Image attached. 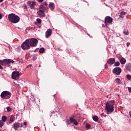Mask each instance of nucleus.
Here are the masks:
<instances>
[{"instance_id":"412c9836","label":"nucleus","mask_w":131,"mask_h":131,"mask_svg":"<svg viewBox=\"0 0 131 131\" xmlns=\"http://www.w3.org/2000/svg\"><path fill=\"white\" fill-rule=\"evenodd\" d=\"M2 120L3 122H6V121H7V117L3 116L2 117Z\"/></svg>"},{"instance_id":"4c0bfd02","label":"nucleus","mask_w":131,"mask_h":131,"mask_svg":"<svg viewBox=\"0 0 131 131\" xmlns=\"http://www.w3.org/2000/svg\"><path fill=\"white\" fill-rule=\"evenodd\" d=\"M3 18V15H2V14L0 13V20Z\"/></svg>"},{"instance_id":"f03ea898","label":"nucleus","mask_w":131,"mask_h":131,"mask_svg":"<svg viewBox=\"0 0 131 131\" xmlns=\"http://www.w3.org/2000/svg\"><path fill=\"white\" fill-rule=\"evenodd\" d=\"M8 19L10 22H12V23L16 24L20 21V17L14 13H11L8 15Z\"/></svg>"},{"instance_id":"c9c22d12","label":"nucleus","mask_w":131,"mask_h":131,"mask_svg":"<svg viewBox=\"0 0 131 131\" xmlns=\"http://www.w3.org/2000/svg\"><path fill=\"white\" fill-rule=\"evenodd\" d=\"M129 93H131V88H128Z\"/></svg>"},{"instance_id":"bb28decb","label":"nucleus","mask_w":131,"mask_h":131,"mask_svg":"<svg viewBox=\"0 0 131 131\" xmlns=\"http://www.w3.org/2000/svg\"><path fill=\"white\" fill-rule=\"evenodd\" d=\"M13 121H14V116H11L10 117V122H13Z\"/></svg>"},{"instance_id":"9b49d317","label":"nucleus","mask_w":131,"mask_h":131,"mask_svg":"<svg viewBox=\"0 0 131 131\" xmlns=\"http://www.w3.org/2000/svg\"><path fill=\"white\" fill-rule=\"evenodd\" d=\"M37 14L39 17H45V11L43 10H41L40 9L38 10L37 12Z\"/></svg>"},{"instance_id":"423d86ee","label":"nucleus","mask_w":131,"mask_h":131,"mask_svg":"<svg viewBox=\"0 0 131 131\" xmlns=\"http://www.w3.org/2000/svg\"><path fill=\"white\" fill-rule=\"evenodd\" d=\"M21 48L23 50H28V49L30 48V45L29 44L28 39L26 40L21 45Z\"/></svg>"},{"instance_id":"20e7f679","label":"nucleus","mask_w":131,"mask_h":131,"mask_svg":"<svg viewBox=\"0 0 131 131\" xmlns=\"http://www.w3.org/2000/svg\"><path fill=\"white\" fill-rule=\"evenodd\" d=\"M1 97L2 99H5V100L9 99L11 98V92L9 91H3L1 94Z\"/></svg>"},{"instance_id":"0eeeda50","label":"nucleus","mask_w":131,"mask_h":131,"mask_svg":"<svg viewBox=\"0 0 131 131\" xmlns=\"http://www.w3.org/2000/svg\"><path fill=\"white\" fill-rule=\"evenodd\" d=\"M11 77L13 79H18L20 77V73L18 71H14L12 73Z\"/></svg>"},{"instance_id":"473e14b6","label":"nucleus","mask_w":131,"mask_h":131,"mask_svg":"<svg viewBox=\"0 0 131 131\" xmlns=\"http://www.w3.org/2000/svg\"><path fill=\"white\" fill-rule=\"evenodd\" d=\"M91 127V125L89 124H86V128H90Z\"/></svg>"},{"instance_id":"aec40b11","label":"nucleus","mask_w":131,"mask_h":131,"mask_svg":"<svg viewBox=\"0 0 131 131\" xmlns=\"http://www.w3.org/2000/svg\"><path fill=\"white\" fill-rule=\"evenodd\" d=\"M126 13L124 11H122L120 13V14L119 15L120 18H123V17L122 16H124V15H125Z\"/></svg>"},{"instance_id":"f8f14e48","label":"nucleus","mask_w":131,"mask_h":131,"mask_svg":"<svg viewBox=\"0 0 131 131\" xmlns=\"http://www.w3.org/2000/svg\"><path fill=\"white\" fill-rule=\"evenodd\" d=\"M28 5L31 7V8H33L36 5V3L33 1H28L27 2Z\"/></svg>"},{"instance_id":"2eb2a0df","label":"nucleus","mask_w":131,"mask_h":131,"mask_svg":"<svg viewBox=\"0 0 131 131\" xmlns=\"http://www.w3.org/2000/svg\"><path fill=\"white\" fill-rule=\"evenodd\" d=\"M108 64L112 65L115 63V59L114 58H110L107 60Z\"/></svg>"},{"instance_id":"a211bd4d","label":"nucleus","mask_w":131,"mask_h":131,"mask_svg":"<svg viewBox=\"0 0 131 131\" xmlns=\"http://www.w3.org/2000/svg\"><path fill=\"white\" fill-rule=\"evenodd\" d=\"M47 7H46L45 6H43V4H41L39 7V10H41L42 11H43L44 10H46Z\"/></svg>"},{"instance_id":"39448f33","label":"nucleus","mask_w":131,"mask_h":131,"mask_svg":"<svg viewBox=\"0 0 131 131\" xmlns=\"http://www.w3.org/2000/svg\"><path fill=\"white\" fill-rule=\"evenodd\" d=\"M11 63H15V61L12 59H5L3 60H0V64L3 65V66H6V65H9V64H11Z\"/></svg>"},{"instance_id":"7c9ffc66","label":"nucleus","mask_w":131,"mask_h":131,"mask_svg":"<svg viewBox=\"0 0 131 131\" xmlns=\"http://www.w3.org/2000/svg\"><path fill=\"white\" fill-rule=\"evenodd\" d=\"M42 5H43V6L46 7V8L48 7V3L47 2H44L42 3Z\"/></svg>"},{"instance_id":"f3484780","label":"nucleus","mask_w":131,"mask_h":131,"mask_svg":"<svg viewBox=\"0 0 131 131\" xmlns=\"http://www.w3.org/2000/svg\"><path fill=\"white\" fill-rule=\"evenodd\" d=\"M13 127L15 130H17V129L20 127V123H15L13 124Z\"/></svg>"},{"instance_id":"2f4dec72","label":"nucleus","mask_w":131,"mask_h":131,"mask_svg":"<svg viewBox=\"0 0 131 131\" xmlns=\"http://www.w3.org/2000/svg\"><path fill=\"white\" fill-rule=\"evenodd\" d=\"M127 79H128V80H131V76H130V75H128L127 76Z\"/></svg>"},{"instance_id":"c756f323","label":"nucleus","mask_w":131,"mask_h":131,"mask_svg":"<svg viewBox=\"0 0 131 131\" xmlns=\"http://www.w3.org/2000/svg\"><path fill=\"white\" fill-rule=\"evenodd\" d=\"M6 109L8 111V112H10L12 110L11 109V107L10 106H8L6 107Z\"/></svg>"},{"instance_id":"1a4fd4ad","label":"nucleus","mask_w":131,"mask_h":131,"mask_svg":"<svg viewBox=\"0 0 131 131\" xmlns=\"http://www.w3.org/2000/svg\"><path fill=\"white\" fill-rule=\"evenodd\" d=\"M113 21V19L112 18L110 17V16H107L105 18V24H107V23H112Z\"/></svg>"},{"instance_id":"a19ab883","label":"nucleus","mask_w":131,"mask_h":131,"mask_svg":"<svg viewBox=\"0 0 131 131\" xmlns=\"http://www.w3.org/2000/svg\"><path fill=\"white\" fill-rule=\"evenodd\" d=\"M38 2H40V3H42V2H43V0H38Z\"/></svg>"},{"instance_id":"c85d7f7f","label":"nucleus","mask_w":131,"mask_h":131,"mask_svg":"<svg viewBox=\"0 0 131 131\" xmlns=\"http://www.w3.org/2000/svg\"><path fill=\"white\" fill-rule=\"evenodd\" d=\"M36 21H37V23H38V24H40L41 23V19H40L39 18H37L36 19Z\"/></svg>"},{"instance_id":"e433bc0d","label":"nucleus","mask_w":131,"mask_h":131,"mask_svg":"<svg viewBox=\"0 0 131 131\" xmlns=\"http://www.w3.org/2000/svg\"><path fill=\"white\" fill-rule=\"evenodd\" d=\"M129 45H130L129 42H127L126 43V46H127V48H128V47L129 46Z\"/></svg>"},{"instance_id":"a878e982","label":"nucleus","mask_w":131,"mask_h":131,"mask_svg":"<svg viewBox=\"0 0 131 131\" xmlns=\"http://www.w3.org/2000/svg\"><path fill=\"white\" fill-rule=\"evenodd\" d=\"M43 52H45V49L40 48L39 49V53H41V54H42V53H43Z\"/></svg>"},{"instance_id":"7ed1b4c3","label":"nucleus","mask_w":131,"mask_h":131,"mask_svg":"<svg viewBox=\"0 0 131 131\" xmlns=\"http://www.w3.org/2000/svg\"><path fill=\"white\" fill-rule=\"evenodd\" d=\"M28 40L29 41V43L30 44V47H32L33 48H34V47H36V46H37L38 40H37L36 38H30V39H28Z\"/></svg>"},{"instance_id":"6ab92c4d","label":"nucleus","mask_w":131,"mask_h":131,"mask_svg":"<svg viewBox=\"0 0 131 131\" xmlns=\"http://www.w3.org/2000/svg\"><path fill=\"white\" fill-rule=\"evenodd\" d=\"M126 60H125V58H121L120 59L121 64H124L125 63H126Z\"/></svg>"},{"instance_id":"9d476101","label":"nucleus","mask_w":131,"mask_h":131,"mask_svg":"<svg viewBox=\"0 0 131 131\" xmlns=\"http://www.w3.org/2000/svg\"><path fill=\"white\" fill-rule=\"evenodd\" d=\"M51 35H52V30L51 29H49L46 32V38H49Z\"/></svg>"},{"instance_id":"393cba45","label":"nucleus","mask_w":131,"mask_h":131,"mask_svg":"<svg viewBox=\"0 0 131 131\" xmlns=\"http://www.w3.org/2000/svg\"><path fill=\"white\" fill-rule=\"evenodd\" d=\"M67 123L68 124H71V123H72V122H71V117L70 118V120H68L67 121Z\"/></svg>"},{"instance_id":"b1692460","label":"nucleus","mask_w":131,"mask_h":131,"mask_svg":"<svg viewBox=\"0 0 131 131\" xmlns=\"http://www.w3.org/2000/svg\"><path fill=\"white\" fill-rule=\"evenodd\" d=\"M4 124L5 123L3 121L0 120V127H2Z\"/></svg>"},{"instance_id":"79ce46f5","label":"nucleus","mask_w":131,"mask_h":131,"mask_svg":"<svg viewBox=\"0 0 131 131\" xmlns=\"http://www.w3.org/2000/svg\"><path fill=\"white\" fill-rule=\"evenodd\" d=\"M4 2V0H0V3H3Z\"/></svg>"},{"instance_id":"58836bf2","label":"nucleus","mask_w":131,"mask_h":131,"mask_svg":"<svg viewBox=\"0 0 131 131\" xmlns=\"http://www.w3.org/2000/svg\"><path fill=\"white\" fill-rule=\"evenodd\" d=\"M104 67L106 69H107V68H108V67L107 66V64H105Z\"/></svg>"},{"instance_id":"4be33fe9","label":"nucleus","mask_w":131,"mask_h":131,"mask_svg":"<svg viewBox=\"0 0 131 131\" xmlns=\"http://www.w3.org/2000/svg\"><path fill=\"white\" fill-rule=\"evenodd\" d=\"M93 119L94 121H98L99 120V118L97 116H94Z\"/></svg>"},{"instance_id":"ea45409f","label":"nucleus","mask_w":131,"mask_h":131,"mask_svg":"<svg viewBox=\"0 0 131 131\" xmlns=\"http://www.w3.org/2000/svg\"><path fill=\"white\" fill-rule=\"evenodd\" d=\"M24 125H27V123L26 122H25L24 123Z\"/></svg>"},{"instance_id":"4468645a","label":"nucleus","mask_w":131,"mask_h":131,"mask_svg":"<svg viewBox=\"0 0 131 131\" xmlns=\"http://www.w3.org/2000/svg\"><path fill=\"white\" fill-rule=\"evenodd\" d=\"M125 69L127 70V71H128L129 72H131V64L130 63H127L125 66Z\"/></svg>"},{"instance_id":"6e6552de","label":"nucleus","mask_w":131,"mask_h":131,"mask_svg":"<svg viewBox=\"0 0 131 131\" xmlns=\"http://www.w3.org/2000/svg\"><path fill=\"white\" fill-rule=\"evenodd\" d=\"M113 73L116 75H119L121 73V69L120 68H115L113 70Z\"/></svg>"},{"instance_id":"ddd939ff","label":"nucleus","mask_w":131,"mask_h":131,"mask_svg":"<svg viewBox=\"0 0 131 131\" xmlns=\"http://www.w3.org/2000/svg\"><path fill=\"white\" fill-rule=\"evenodd\" d=\"M71 122L73 123L74 125H78V122H77V121L73 117H71Z\"/></svg>"},{"instance_id":"f704fd0d","label":"nucleus","mask_w":131,"mask_h":131,"mask_svg":"<svg viewBox=\"0 0 131 131\" xmlns=\"http://www.w3.org/2000/svg\"><path fill=\"white\" fill-rule=\"evenodd\" d=\"M33 60H36V55H33Z\"/></svg>"},{"instance_id":"5701e85b","label":"nucleus","mask_w":131,"mask_h":131,"mask_svg":"<svg viewBox=\"0 0 131 131\" xmlns=\"http://www.w3.org/2000/svg\"><path fill=\"white\" fill-rule=\"evenodd\" d=\"M115 81H116V82H118V83H120V82H121V80H120V79H119V78H117L115 79Z\"/></svg>"},{"instance_id":"37998d69","label":"nucleus","mask_w":131,"mask_h":131,"mask_svg":"<svg viewBox=\"0 0 131 131\" xmlns=\"http://www.w3.org/2000/svg\"><path fill=\"white\" fill-rule=\"evenodd\" d=\"M0 69H3V67L0 65Z\"/></svg>"},{"instance_id":"cd10ccee","label":"nucleus","mask_w":131,"mask_h":131,"mask_svg":"<svg viewBox=\"0 0 131 131\" xmlns=\"http://www.w3.org/2000/svg\"><path fill=\"white\" fill-rule=\"evenodd\" d=\"M119 65H120V63H119V62L117 61L115 62L114 66H119Z\"/></svg>"},{"instance_id":"dca6fc26","label":"nucleus","mask_w":131,"mask_h":131,"mask_svg":"<svg viewBox=\"0 0 131 131\" xmlns=\"http://www.w3.org/2000/svg\"><path fill=\"white\" fill-rule=\"evenodd\" d=\"M49 7L51 11H54L55 9V4L53 3H50Z\"/></svg>"},{"instance_id":"c03bdc74","label":"nucleus","mask_w":131,"mask_h":131,"mask_svg":"<svg viewBox=\"0 0 131 131\" xmlns=\"http://www.w3.org/2000/svg\"><path fill=\"white\" fill-rule=\"evenodd\" d=\"M23 126V124H20V127H22Z\"/></svg>"},{"instance_id":"f257e3e1","label":"nucleus","mask_w":131,"mask_h":131,"mask_svg":"<svg viewBox=\"0 0 131 131\" xmlns=\"http://www.w3.org/2000/svg\"><path fill=\"white\" fill-rule=\"evenodd\" d=\"M115 103V101L112 100L109 101V102H106L105 105V110H106V112L107 114L109 113H111L114 111V105L113 103Z\"/></svg>"},{"instance_id":"72a5a7b5","label":"nucleus","mask_w":131,"mask_h":131,"mask_svg":"<svg viewBox=\"0 0 131 131\" xmlns=\"http://www.w3.org/2000/svg\"><path fill=\"white\" fill-rule=\"evenodd\" d=\"M123 32L124 33V34H125L126 35H128V32H127V31L125 30V31H124Z\"/></svg>"}]
</instances>
